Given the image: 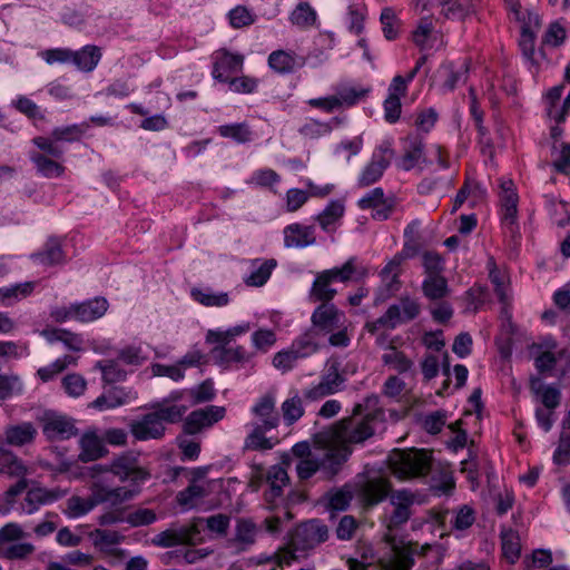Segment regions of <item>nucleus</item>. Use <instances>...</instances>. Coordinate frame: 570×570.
Listing matches in <instances>:
<instances>
[{
	"instance_id": "nucleus-48",
	"label": "nucleus",
	"mask_w": 570,
	"mask_h": 570,
	"mask_svg": "<svg viewBox=\"0 0 570 570\" xmlns=\"http://www.w3.org/2000/svg\"><path fill=\"white\" fill-rule=\"evenodd\" d=\"M320 337L321 336L317 335V331H312L309 328L302 335L296 337L293 341L292 345L296 348V351L303 358H306L320 350Z\"/></svg>"
},
{
	"instance_id": "nucleus-30",
	"label": "nucleus",
	"mask_w": 570,
	"mask_h": 570,
	"mask_svg": "<svg viewBox=\"0 0 570 570\" xmlns=\"http://www.w3.org/2000/svg\"><path fill=\"white\" fill-rule=\"evenodd\" d=\"M423 266L426 274L422 285H446L443 276L444 261L436 252H426L423 255Z\"/></svg>"
},
{
	"instance_id": "nucleus-50",
	"label": "nucleus",
	"mask_w": 570,
	"mask_h": 570,
	"mask_svg": "<svg viewBox=\"0 0 570 570\" xmlns=\"http://www.w3.org/2000/svg\"><path fill=\"white\" fill-rule=\"evenodd\" d=\"M412 564L413 557L411 547L392 544V557L385 564L386 570H409Z\"/></svg>"
},
{
	"instance_id": "nucleus-5",
	"label": "nucleus",
	"mask_w": 570,
	"mask_h": 570,
	"mask_svg": "<svg viewBox=\"0 0 570 570\" xmlns=\"http://www.w3.org/2000/svg\"><path fill=\"white\" fill-rule=\"evenodd\" d=\"M394 138H383L373 149L370 160L358 173L356 184L361 188L374 185L383 177L395 158Z\"/></svg>"
},
{
	"instance_id": "nucleus-44",
	"label": "nucleus",
	"mask_w": 570,
	"mask_h": 570,
	"mask_svg": "<svg viewBox=\"0 0 570 570\" xmlns=\"http://www.w3.org/2000/svg\"><path fill=\"white\" fill-rule=\"evenodd\" d=\"M531 391L541 397L544 407L556 409L560 404L561 393L559 389L544 385L540 379H532L530 382Z\"/></svg>"
},
{
	"instance_id": "nucleus-13",
	"label": "nucleus",
	"mask_w": 570,
	"mask_h": 570,
	"mask_svg": "<svg viewBox=\"0 0 570 570\" xmlns=\"http://www.w3.org/2000/svg\"><path fill=\"white\" fill-rule=\"evenodd\" d=\"M327 538V527L320 520H309L296 529L293 546L295 550L306 551L325 542Z\"/></svg>"
},
{
	"instance_id": "nucleus-55",
	"label": "nucleus",
	"mask_w": 570,
	"mask_h": 570,
	"mask_svg": "<svg viewBox=\"0 0 570 570\" xmlns=\"http://www.w3.org/2000/svg\"><path fill=\"white\" fill-rule=\"evenodd\" d=\"M252 430L244 441V448L247 450H269L273 443L265 436L271 429L249 423Z\"/></svg>"
},
{
	"instance_id": "nucleus-60",
	"label": "nucleus",
	"mask_w": 570,
	"mask_h": 570,
	"mask_svg": "<svg viewBox=\"0 0 570 570\" xmlns=\"http://www.w3.org/2000/svg\"><path fill=\"white\" fill-rule=\"evenodd\" d=\"M228 21L232 28L242 29L252 26L256 21V14L247 7L238 4L230 9L228 14Z\"/></svg>"
},
{
	"instance_id": "nucleus-12",
	"label": "nucleus",
	"mask_w": 570,
	"mask_h": 570,
	"mask_svg": "<svg viewBox=\"0 0 570 570\" xmlns=\"http://www.w3.org/2000/svg\"><path fill=\"white\" fill-rule=\"evenodd\" d=\"M39 421L42 434L49 442L66 441L78 433L71 417L53 411H46Z\"/></svg>"
},
{
	"instance_id": "nucleus-64",
	"label": "nucleus",
	"mask_w": 570,
	"mask_h": 570,
	"mask_svg": "<svg viewBox=\"0 0 570 570\" xmlns=\"http://www.w3.org/2000/svg\"><path fill=\"white\" fill-rule=\"evenodd\" d=\"M11 106L29 119L43 120L45 114L41 108L30 98L19 95L12 101Z\"/></svg>"
},
{
	"instance_id": "nucleus-21",
	"label": "nucleus",
	"mask_w": 570,
	"mask_h": 570,
	"mask_svg": "<svg viewBox=\"0 0 570 570\" xmlns=\"http://www.w3.org/2000/svg\"><path fill=\"white\" fill-rule=\"evenodd\" d=\"M265 478L269 485L264 494L265 501L273 507L282 498L283 489L289 484V476L283 465L275 464L267 470Z\"/></svg>"
},
{
	"instance_id": "nucleus-1",
	"label": "nucleus",
	"mask_w": 570,
	"mask_h": 570,
	"mask_svg": "<svg viewBox=\"0 0 570 570\" xmlns=\"http://www.w3.org/2000/svg\"><path fill=\"white\" fill-rule=\"evenodd\" d=\"M362 405L356 404L353 415L336 422L331 429L316 434L318 444L331 446L334 452L347 451L352 454V445L364 443L375 432L376 417L373 414L361 415Z\"/></svg>"
},
{
	"instance_id": "nucleus-45",
	"label": "nucleus",
	"mask_w": 570,
	"mask_h": 570,
	"mask_svg": "<svg viewBox=\"0 0 570 570\" xmlns=\"http://www.w3.org/2000/svg\"><path fill=\"white\" fill-rule=\"evenodd\" d=\"M534 353V367L541 374L551 373L557 362L567 357L568 350L561 348L559 352L532 351Z\"/></svg>"
},
{
	"instance_id": "nucleus-26",
	"label": "nucleus",
	"mask_w": 570,
	"mask_h": 570,
	"mask_svg": "<svg viewBox=\"0 0 570 570\" xmlns=\"http://www.w3.org/2000/svg\"><path fill=\"white\" fill-rule=\"evenodd\" d=\"M268 66L277 73L286 75L296 71L305 65V58L294 51L275 50L269 53Z\"/></svg>"
},
{
	"instance_id": "nucleus-25",
	"label": "nucleus",
	"mask_w": 570,
	"mask_h": 570,
	"mask_svg": "<svg viewBox=\"0 0 570 570\" xmlns=\"http://www.w3.org/2000/svg\"><path fill=\"white\" fill-rule=\"evenodd\" d=\"M257 534L258 528L253 520L239 518L236 520L234 537L228 543L237 551H246L256 542Z\"/></svg>"
},
{
	"instance_id": "nucleus-14",
	"label": "nucleus",
	"mask_w": 570,
	"mask_h": 570,
	"mask_svg": "<svg viewBox=\"0 0 570 570\" xmlns=\"http://www.w3.org/2000/svg\"><path fill=\"white\" fill-rule=\"evenodd\" d=\"M212 76L219 82H228L233 75L242 71L244 57L238 53H232L226 49L217 50L213 53Z\"/></svg>"
},
{
	"instance_id": "nucleus-28",
	"label": "nucleus",
	"mask_w": 570,
	"mask_h": 570,
	"mask_svg": "<svg viewBox=\"0 0 570 570\" xmlns=\"http://www.w3.org/2000/svg\"><path fill=\"white\" fill-rule=\"evenodd\" d=\"M79 446L78 460L83 463L99 460L107 454L104 440L96 432L83 433L79 439Z\"/></svg>"
},
{
	"instance_id": "nucleus-56",
	"label": "nucleus",
	"mask_w": 570,
	"mask_h": 570,
	"mask_svg": "<svg viewBox=\"0 0 570 570\" xmlns=\"http://www.w3.org/2000/svg\"><path fill=\"white\" fill-rule=\"evenodd\" d=\"M382 361L399 373H405L413 366V362L394 346L387 347L386 352L382 355Z\"/></svg>"
},
{
	"instance_id": "nucleus-16",
	"label": "nucleus",
	"mask_w": 570,
	"mask_h": 570,
	"mask_svg": "<svg viewBox=\"0 0 570 570\" xmlns=\"http://www.w3.org/2000/svg\"><path fill=\"white\" fill-rule=\"evenodd\" d=\"M68 240L65 237L51 236L42 246V249L31 255L36 264L60 265L68 259Z\"/></svg>"
},
{
	"instance_id": "nucleus-41",
	"label": "nucleus",
	"mask_w": 570,
	"mask_h": 570,
	"mask_svg": "<svg viewBox=\"0 0 570 570\" xmlns=\"http://www.w3.org/2000/svg\"><path fill=\"white\" fill-rule=\"evenodd\" d=\"M153 411L158 415L163 424H173L179 422L188 410L186 404H171L160 401L151 406Z\"/></svg>"
},
{
	"instance_id": "nucleus-33",
	"label": "nucleus",
	"mask_w": 570,
	"mask_h": 570,
	"mask_svg": "<svg viewBox=\"0 0 570 570\" xmlns=\"http://www.w3.org/2000/svg\"><path fill=\"white\" fill-rule=\"evenodd\" d=\"M108 309V302L105 297H95L82 303L75 304L76 320L79 322H92Z\"/></svg>"
},
{
	"instance_id": "nucleus-11",
	"label": "nucleus",
	"mask_w": 570,
	"mask_h": 570,
	"mask_svg": "<svg viewBox=\"0 0 570 570\" xmlns=\"http://www.w3.org/2000/svg\"><path fill=\"white\" fill-rule=\"evenodd\" d=\"M425 138L420 132L409 134L402 139V154L396 159V167L403 171H411L416 167L426 166Z\"/></svg>"
},
{
	"instance_id": "nucleus-61",
	"label": "nucleus",
	"mask_w": 570,
	"mask_h": 570,
	"mask_svg": "<svg viewBox=\"0 0 570 570\" xmlns=\"http://www.w3.org/2000/svg\"><path fill=\"white\" fill-rule=\"evenodd\" d=\"M23 392V384L16 374L0 373V401H6Z\"/></svg>"
},
{
	"instance_id": "nucleus-53",
	"label": "nucleus",
	"mask_w": 570,
	"mask_h": 570,
	"mask_svg": "<svg viewBox=\"0 0 570 570\" xmlns=\"http://www.w3.org/2000/svg\"><path fill=\"white\" fill-rule=\"evenodd\" d=\"M333 127L330 121H321L314 118L306 119L298 128V132L306 139H318L332 132Z\"/></svg>"
},
{
	"instance_id": "nucleus-43",
	"label": "nucleus",
	"mask_w": 570,
	"mask_h": 570,
	"mask_svg": "<svg viewBox=\"0 0 570 570\" xmlns=\"http://www.w3.org/2000/svg\"><path fill=\"white\" fill-rule=\"evenodd\" d=\"M128 402V393L122 387H112L98 396L91 406L100 411L115 409Z\"/></svg>"
},
{
	"instance_id": "nucleus-39",
	"label": "nucleus",
	"mask_w": 570,
	"mask_h": 570,
	"mask_svg": "<svg viewBox=\"0 0 570 570\" xmlns=\"http://www.w3.org/2000/svg\"><path fill=\"white\" fill-rule=\"evenodd\" d=\"M59 495L52 491H48L42 488L30 489L22 503V510L27 514L36 512L40 505L51 503L58 500Z\"/></svg>"
},
{
	"instance_id": "nucleus-17",
	"label": "nucleus",
	"mask_w": 570,
	"mask_h": 570,
	"mask_svg": "<svg viewBox=\"0 0 570 570\" xmlns=\"http://www.w3.org/2000/svg\"><path fill=\"white\" fill-rule=\"evenodd\" d=\"M253 421L250 423L274 430L279 424V414L276 410V399L268 393L261 396L250 410Z\"/></svg>"
},
{
	"instance_id": "nucleus-47",
	"label": "nucleus",
	"mask_w": 570,
	"mask_h": 570,
	"mask_svg": "<svg viewBox=\"0 0 570 570\" xmlns=\"http://www.w3.org/2000/svg\"><path fill=\"white\" fill-rule=\"evenodd\" d=\"M411 256L410 253L401 250L395 254L393 258L382 268L381 278L386 285H397L399 276L402 273V266L406 258Z\"/></svg>"
},
{
	"instance_id": "nucleus-3",
	"label": "nucleus",
	"mask_w": 570,
	"mask_h": 570,
	"mask_svg": "<svg viewBox=\"0 0 570 570\" xmlns=\"http://www.w3.org/2000/svg\"><path fill=\"white\" fill-rule=\"evenodd\" d=\"M321 445V453L297 461L295 470L299 480H308L318 471L324 475V478L331 479L338 473L342 465L347 461V451L343 450L337 453L328 445Z\"/></svg>"
},
{
	"instance_id": "nucleus-10",
	"label": "nucleus",
	"mask_w": 570,
	"mask_h": 570,
	"mask_svg": "<svg viewBox=\"0 0 570 570\" xmlns=\"http://www.w3.org/2000/svg\"><path fill=\"white\" fill-rule=\"evenodd\" d=\"M344 377L340 373V364L336 361H333L328 364L326 373H324L318 383L311 384L302 391V396L304 397L305 404L316 403L321 400L335 394L341 391L344 384Z\"/></svg>"
},
{
	"instance_id": "nucleus-51",
	"label": "nucleus",
	"mask_w": 570,
	"mask_h": 570,
	"mask_svg": "<svg viewBox=\"0 0 570 570\" xmlns=\"http://www.w3.org/2000/svg\"><path fill=\"white\" fill-rule=\"evenodd\" d=\"M317 19L315 9L306 1H301L289 14L292 24L299 28L314 26Z\"/></svg>"
},
{
	"instance_id": "nucleus-22",
	"label": "nucleus",
	"mask_w": 570,
	"mask_h": 570,
	"mask_svg": "<svg viewBox=\"0 0 570 570\" xmlns=\"http://www.w3.org/2000/svg\"><path fill=\"white\" fill-rule=\"evenodd\" d=\"M29 157L37 173L45 178H59L66 171L62 159L55 158L47 151H31Z\"/></svg>"
},
{
	"instance_id": "nucleus-49",
	"label": "nucleus",
	"mask_w": 570,
	"mask_h": 570,
	"mask_svg": "<svg viewBox=\"0 0 570 570\" xmlns=\"http://www.w3.org/2000/svg\"><path fill=\"white\" fill-rule=\"evenodd\" d=\"M0 473L11 478H22L27 474V468L22 461L8 451H0Z\"/></svg>"
},
{
	"instance_id": "nucleus-52",
	"label": "nucleus",
	"mask_w": 570,
	"mask_h": 570,
	"mask_svg": "<svg viewBox=\"0 0 570 570\" xmlns=\"http://www.w3.org/2000/svg\"><path fill=\"white\" fill-rule=\"evenodd\" d=\"M502 553L511 563H515L520 558L521 543L519 534L512 530H504L501 533Z\"/></svg>"
},
{
	"instance_id": "nucleus-42",
	"label": "nucleus",
	"mask_w": 570,
	"mask_h": 570,
	"mask_svg": "<svg viewBox=\"0 0 570 570\" xmlns=\"http://www.w3.org/2000/svg\"><path fill=\"white\" fill-rule=\"evenodd\" d=\"M390 492L391 484L384 479L370 480L363 488L364 500L370 505L380 503L390 494Z\"/></svg>"
},
{
	"instance_id": "nucleus-15",
	"label": "nucleus",
	"mask_w": 570,
	"mask_h": 570,
	"mask_svg": "<svg viewBox=\"0 0 570 570\" xmlns=\"http://www.w3.org/2000/svg\"><path fill=\"white\" fill-rule=\"evenodd\" d=\"M390 503L393 507L391 513H386L384 522L389 530L399 528L407 522L411 515V507L414 503V495L409 490H399L390 495Z\"/></svg>"
},
{
	"instance_id": "nucleus-8",
	"label": "nucleus",
	"mask_w": 570,
	"mask_h": 570,
	"mask_svg": "<svg viewBox=\"0 0 570 570\" xmlns=\"http://www.w3.org/2000/svg\"><path fill=\"white\" fill-rule=\"evenodd\" d=\"M420 304L410 297H402L397 303L389 306L387 311L373 322H367L365 328L374 334L380 328L394 330L416 318L420 314Z\"/></svg>"
},
{
	"instance_id": "nucleus-27",
	"label": "nucleus",
	"mask_w": 570,
	"mask_h": 570,
	"mask_svg": "<svg viewBox=\"0 0 570 570\" xmlns=\"http://www.w3.org/2000/svg\"><path fill=\"white\" fill-rule=\"evenodd\" d=\"M94 546L98 548L104 554L121 560L125 557V552L120 549L115 548L119 544L124 537L117 531L97 529L91 533Z\"/></svg>"
},
{
	"instance_id": "nucleus-19",
	"label": "nucleus",
	"mask_w": 570,
	"mask_h": 570,
	"mask_svg": "<svg viewBox=\"0 0 570 570\" xmlns=\"http://www.w3.org/2000/svg\"><path fill=\"white\" fill-rule=\"evenodd\" d=\"M224 415L225 409L223 406L210 405L195 410L186 417L184 431L187 434H196L204 428L212 426L214 423L222 420Z\"/></svg>"
},
{
	"instance_id": "nucleus-40",
	"label": "nucleus",
	"mask_w": 570,
	"mask_h": 570,
	"mask_svg": "<svg viewBox=\"0 0 570 570\" xmlns=\"http://www.w3.org/2000/svg\"><path fill=\"white\" fill-rule=\"evenodd\" d=\"M191 297L207 307H222L228 304L229 297L225 292H214L213 287H191Z\"/></svg>"
},
{
	"instance_id": "nucleus-24",
	"label": "nucleus",
	"mask_w": 570,
	"mask_h": 570,
	"mask_svg": "<svg viewBox=\"0 0 570 570\" xmlns=\"http://www.w3.org/2000/svg\"><path fill=\"white\" fill-rule=\"evenodd\" d=\"M3 434L7 444L21 448L35 442L38 430L32 422L24 421L8 425Z\"/></svg>"
},
{
	"instance_id": "nucleus-34",
	"label": "nucleus",
	"mask_w": 570,
	"mask_h": 570,
	"mask_svg": "<svg viewBox=\"0 0 570 570\" xmlns=\"http://www.w3.org/2000/svg\"><path fill=\"white\" fill-rule=\"evenodd\" d=\"M276 267L277 261L274 258L252 261L245 285H265Z\"/></svg>"
},
{
	"instance_id": "nucleus-37",
	"label": "nucleus",
	"mask_w": 570,
	"mask_h": 570,
	"mask_svg": "<svg viewBox=\"0 0 570 570\" xmlns=\"http://www.w3.org/2000/svg\"><path fill=\"white\" fill-rule=\"evenodd\" d=\"M544 207L553 224L564 227L570 224V205L553 195H544Z\"/></svg>"
},
{
	"instance_id": "nucleus-38",
	"label": "nucleus",
	"mask_w": 570,
	"mask_h": 570,
	"mask_svg": "<svg viewBox=\"0 0 570 570\" xmlns=\"http://www.w3.org/2000/svg\"><path fill=\"white\" fill-rule=\"evenodd\" d=\"M345 207L341 200H332L327 204L322 213L316 216L321 228L326 233H332L336 229L338 222L343 217Z\"/></svg>"
},
{
	"instance_id": "nucleus-4",
	"label": "nucleus",
	"mask_w": 570,
	"mask_h": 570,
	"mask_svg": "<svg viewBox=\"0 0 570 570\" xmlns=\"http://www.w3.org/2000/svg\"><path fill=\"white\" fill-rule=\"evenodd\" d=\"M336 291L330 287H312L309 297L314 302L323 301L313 312L311 322L313 324L312 331H317L318 336H325L334 332L345 322L343 313L330 304L328 301L333 298Z\"/></svg>"
},
{
	"instance_id": "nucleus-63",
	"label": "nucleus",
	"mask_w": 570,
	"mask_h": 570,
	"mask_svg": "<svg viewBox=\"0 0 570 570\" xmlns=\"http://www.w3.org/2000/svg\"><path fill=\"white\" fill-rule=\"evenodd\" d=\"M96 367L101 371L102 380L108 384L122 382L127 376V372L117 361H99Z\"/></svg>"
},
{
	"instance_id": "nucleus-6",
	"label": "nucleus",
	"mask_w": 570,
	"mask_h": 570,
	"mask_svg": "<svg viewBox=\"0 0 570 570\" xmlns=\"http://www.w3.org/2000/svg\"><path fill=\"white\" fill-rule=\"evenodd\" d=\"M499 209L500 224L502 232L512 240L520 236V225L518 219L519 195L512 180L500 179Z\"/></svg>"
},
{
	"instance_id": "nucleus-59",
	"label": "nucleus",
	"mask_w": 570,
	"mask_h": 570,
	"mask_svg": "<svg viewBox=\"0 0 570 570\" xmlns=\"http://www.w3.org/2000/svg\"><path fill=\"white\" fill-rule=\"evenodd\" d=\"M76 363L77 357L71 355H65L62 357L57 358L51 364L40 367L37 371V375L40 377L41 381L48 382L52 380L57 374L66 370L68 366L76 365Z\"/></svg>"
},
{
	"instance_id": "nucleus-20",
	"label": "nucleus",
	"mask_w": 570,
	"mask_h": 570,
	"mask_svg": "<svg viewBox=\"0 0 570 570\" xmlns=\"http://www.w3.org/2000/svg\"><path fill=\"white\" fill-rule=\"evenodd\" d=\"M285 247L304 248L314 245L316 242L315 227L312 225H303L293 223L284 228Z\"/></svg>"
},
{
	"instance_id": "nucleus-9",
	"label": "nucleus",
	"mask_w": 570,
	"mask_h": 570,
	"mask_svg": "<svg viewBox=\"0 0 570 570\" xmlns=\"http://www.w3.org/2000/svg\"><path fill=\"white\" fill-rule=\"evenodd\" d=\"M87 127V125L56 127L52 129L49 137L38 136L32 139V142L40 150L49 153L52 157L63 159V149L58 142H73L80 140Z\"/></svg>"
},
{
	"instance_id": "nucleus-18",
	"label": "nucleus",
	"mask_w": 570,
	"mask_h": 570,
	"mask_svg": "<svg viewBox=\"0 0 570 570\" xmlns=\"http://www.w3.org/2000/svg\"><path fill=\"white\" fill-rule=\"evenodd\" d=\"M166 426L151 411L130 423V432L138 441L158 440L165 434Z\"/></svg>"
},
{
	"instance_id": "nucleus-2",
	"label": "nucleus",
	"mask_w": 570,
	"mask_h": 570,
	"mask_svg": "<svg viewBox=\"0 0 570 570\" xmlns=\"http://www.w3.org/2000/svg\"><path fill=\"white\" fill-rule=\"evenodd\" d=\"M432 453L424 449L393 450L387 458L389 468L400 480L425 476L432 466Z\"/></svg>"
},
{
	"instance_id": "nucleus-46",
	"label": "nucleus",
	"mask_w": 570,
	"mask_h": 570,
	"mask_svg": "<svg viewBox=\"0 0 570 570\" xmlns=\"http://www.w3.org/2000/svg\"><path fill=\"white\" fill-rule=\"evenodd\" d=\"M468 70L469 68L466 63H462L458 68L453 62L443 63L441 66V71L444 76L443 87L449 91L454 90L459 83L466 80Z\"/></svg>"
},
{
	"instance_id": "nucleus-31",
	"label": "nucleus",
	"mask_w": 570,
	"mask_h": 570,
	"mask_svg": "<svg viewBox=\"0 0 570 570\" xmlns=\"http://www.w3.org/2000/svg\"><path fill=\"white\" fill-rule=\"evenodd\" d=\"M207 488L205 482H198L194 478L186 489L177 493L176 501L184 510H190L208 495Z\"/></svg>"
},
{
	"instance_id": "nucleus-7",
	"label": "nucleus",
	"mask_w": 570,
	"mask_h": 570,
	"mask_svg": "<svg viewBox=\"0 0 570 570\" xmlns=\"http://www.w3.org/2000/svg\"><path fill=\"white\" fill-rule=\"evenodd\" d=\"M370 275L368 266L357 256H351L341 266L317 273L312 285H331L332 283H364Z\"/></svg>"
},
{
	"instance_id": "nucleus-54",
	"label": "nucleus",
	"mask_w": 570,
	"mask_h": 570,
	"mask_svg": "<svg viewBox=\"0 0 570 570\" xmlns=\"http://www.w3.org/2000/svg\"><path fill=\"white\" fill-rule=\"evenodd\" d=\"M493 292L502 305L500 312V318L503 322L502 325L507 328V331L513 333L514 330L511 312L512 293L510 287H493Z\"/></svg>"
},
{
	"instance_id": "nucleus-29",
	"label": "nucleus",
	"mask_w": 570,
	"mask_h": 570,
	"mask_svg": "<svg viewBox=\"0 0 570 570\" xmlns=\"http://www.w3.org/2000/svg\"><path fill=\"white\" fill-rule=\"evenodd\" d=\"M71 63L82 72H91L101 60L102 52L98 46L86 45L79 50H71Z\"/></svg>"
},
{
	"instance_id": "nucleus-36",
	"label": "nucleus",
	"mask_w": 570,
	"mask_h": 570,
	"mask_svg": "<svg viewBox=\"0 0 570 570\" xmlns=\"http://www.w3.org/2000/svg\"><path fill=\"white\" fill-rule=\"evenodd\" d=\"M370 88L354 86L350 83H341L335 87V97L340 101L341 108H350L365 99L370 94Z\"/></svg>"
},
{
	"instance_id": "nucleus-23",
	"label": "nucleus",
	"mask_w": 570,
	"mask_h": 570,
	"mask_svg": "<svg viewBox=\"0 0 570 570\" xmlns=\"http://www.w3.org/2000/svg\"><path fill=\"white\" fill-rule=\"evenodd\" d=\"M215 361L223 366L245 367L252 363L253 354L243 346L226 347L216 346L212 351Z\"/></svg>"
},
{
	"instance_id": "nucleus-62",
	"label": "nucleus",
	"mask_w": 570,
	"mask_h": 570,
	"mask_svg": "<svg viewBox=\"0 0 570 570\" xmlns=\"http://www.w3.org/2000/svg\"><path fill=\"white\" fill-rule=\"evenodd\" d=\"M95 508V504L89 498H81L72 495L67 500L65 513L68 518L77 519L89 513Z\"/></svg>"
},
{
	"instance_id": "nucleus-32",
	"label": "nucleus",
	"mask_w": 570,
	"mask_h": 570,
	"mask_svg": "<svg viewBox=\"0 0 570 570\" xmlns=\"http://www.w3.org/2000/svg\"><path fill=\"white\" fill-rule=\"evenodd\" d=\"M305 401L298 390H291L287 399L282 403L281 411L284 423L287 426L295 424L303 417Z\"/></svg>"
},
{
	"instance_id": "nucleus-57",
	"label": "nucleus",
	"mask_w": 570,
	"mask_h": 570,
	"mask_svg": "<svg viewBox=\"0 0 570 570\" xmlns=\"http://www.w3.org/2000/svg\"><path fill=\"white\" fill-rule=\"evenodd\" d=\"M218 134L224 138H230L238 144H245L253 139V132L245 122L222 125Z\"/></svg>"
},
{
	"instance_id": "nucleus-35",
	"label": "nucleus",
	"mask_w": 570,
	"mask_h": 570,
	"mask_svg": "<svg viewBox=\"0 0 570 570\" xmlns=\"http://www.w3.org/2000/svg\"><path fill=\"white\" fill-rule=\"evenodd\" d=\"M135 460L128 456H120L115 459L109 465L96 464L89 469L91 478H96L97 474L112 473L118 476L120 481H127L128 474L135 465Z\"/></svg>"
},
{
	"instance_id": "nucleus-58",
	"label": "nucleus",
	"mask_w": 570,
	"mask_h": 570,
	"mask_svg": "<svg viewBox=\"0 0 570 570\" xmlns=\"http://www.w3.org/2000/svg\"><path fill=\"white\" fill-rule=\"evenodd\" d=\"M520 48L522 55L532 72H538V62L534 58V35L529 30V24H522V33L520 39Z\"/></svg>"
}]
</instances>
